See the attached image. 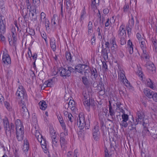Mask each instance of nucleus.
Returning <instances> with one entry per match:
<instances>
[{
    "instance_id": "obj_1",
    "label": "nucleus",
    "mask_w": 157,
    "mask_h": 157,
    "mask_svg": "<svg viewBox=\"0 0 157 157\" xmlns=\"http://www.w3.org/2000/svg\"><path fill=\"white\" fill-rule=\"evenodd\" d=\"M90 122L89 120L85 121L84 115L80 114L77 121V124L79 125V128L80 129H82L85 127L86 129H89L90 126Z\"/></svg>"
},
{
    "instance_id": "obj_2",
    "label": "nucleus",
    "mask_w": 157,
    "mask_h": 157,
    "mask_svg": "<svg viewBox=\"0 0 157 157\" xmlns=\"http://www.w3.org/2000/svg\"><path fill=\"white\" fill-rule=\"evenodd\" d=\"M75 73L78 72L82 75H86L90 72V67L86 64H78L75 66Z\"/></svg>"
},
{
    "instance_id": "obj_3",
    "label": "nucleus",
    "mask_w": 157,
    "mask_h": 157,
    "mask_svg": "<svg viewBox=\"0 0 157 157\" xmlns=\"http://www.w3.org/2000/svg\"><path fill=\"white\" fill-rule=\"evenodd\" d=\"M15 94L17 98L21 101L20 102L27 99V96L25 90L21 85L19 86Z\"/></svg>"
},
{
    "instance_id": "obj_4",
    "label": "nucleus",
    "mask_w": 157,
    "mask_h": 157,
    "mask_svg": "<svg viewBox=\"0 0 157 157\" xmlns=\"http://www.w3.org/2000/svg\"><path fill=\"white\" fill-rule=\"evenodd\" d=\"M82 98L84 105L85 107L88 108V111H89L90 106H93L94 105V100L92 98H90L89 95L85 92L82 93Z\"/></svg>"
},
{
    "instance_id": "obj_5",
    "label": "nucleus",
    "mask_w": 157,
    "mask_h": 157,
    "mask_svg": "<svg viewBox=\"0 0 157 157\" xmlns=\"http://www.w3.org/2000/svg\"><path fill=\"white\" fill-rule=\"evenodd\" d=\"M139 42L141 44L140 46L143 51V56L145 57V59H147L148 58V53L146 51L147 45V41L146 40L144 39L139 41Z\"/></svg>"
},
{
    "instance_id": "obj_6",
    "label": "nucleus",
    "mask_w": 157,
    "mask_h": 157,
    "mask_svg": "<svg viewBox=\"0 0 157 157\" xmlns=\"http://www.w3.org/2000/svg\"><path fill=\"white\" fill-rule=\"evenodd\" d=\"M3 65H8L11 64V58L10 55L7 53L4 52L2 54V59Z\"/></svg>"
},
{
    "instance_id": "obj_7",
    "label": "nucleus",
    "mask_w": 157,
    "mask_h": 157,
    "mask_svg": "<svg viewBox=\"0 0 157 157\" xmlns=\"http://www.w3.org/2000/svg\"><path fill=\"white\" fill-rule=\"evenodd\" d=\"M92 132L93 136L94 139L95 140H98L99 137L100 135L99 126L96 125L94 126L92 129Z\"/></svg>"
},
{
    "instance_id": "obj_8",
    "label": "nucleus",
    "mask_w": 157,
    "mask_h": 157,
    "mask_svg": "<svg viewBox=\"0 0 157 157\" xmlns=\"http://www.w3.org/2000/svg\"><path fill=\"white\" fill-rule=\"evenodd\" d=\"M122 120L120 123V126L123 128H126L128 125V123L127 121L128 120V116L126 114H123L122 115Z\"/></svg>"
},
{
    "instance_id": "obj_9",
    "label": "nucleus",
    "mask_w": 157,
    "mask_h": 157,
    "mask_svg": "<svg viewBox=\"0 0 157 157\" xmlns=\"http://www.w3.org/2000/svg\"><path fill=\"white\" fill-rule=\"evenodd\" d=\"M138 124H140L139 121H138L136 119L135 121L134 120L133 117H132V121H130L128 122V125L129 127H131V128L130 129V130H135L136 131V125Z\"/></svg>"
},
{
    "instance_id": "obj_10",
    "label": "nucleus",
    "mask_w": 157,
    "mask_h": 157,
    "mask_svg": "<svg viewBox=\"0 0 157 157\" xmlns=\"http://www.w3.org/2000/svg\"><path fill=\"white\" fill-rule=\"evenodd\" d=\"M137 117L136 119L139 121L140 124H141L142 121H143L145 116V114L144 111L141 110L138 111L136 112Z\"/></svg>"
},
{
    "instance_id": "obj_11",
    "label": "nucleus",
    "mask_w": 157,
    "mask_h": 157,
    "mask_svg": "<svg viewBox=\"0 0 157 157\" xmlns=\"http://www.w3.org/2000/svg\"><path fill=\"white\" fill-rule=\"evenodd\" d=\"M19 104L20 105L21 112L23 114V115H26L28 114H29L28 110L25 104L24 101L20 102Z\"/></svg>"
},
{
    "instance_id": "obj_12",
    "label": "nucleus",
    "mask_w": 157,
    "mask_h": 157,
    "mask_svg": "<svg viewBox=\"0 0 157 157\" xmlns=\"http://www.w3.org/2000/svg\"><path fill=\"white\" fill-rule=\"evenodd\" d=\"M67 69L61 67L58 69V72L59 73L60 75L61 76L65 78H66L67 76H69V75H67Z\"/></svg>"
},
{
    "instance_id": "obj_13",
    "label": "nucleus",
    "mask_w": 157,
    "mask_h": 157,
    "mask_svg": "<svg viewBox=\"0 0 157 157\" xmlns=\"http://www.w3.org/2000/svg\"><path fill=\"white\" fill-rule=\"evenodd\" d=\"M124 25H121L120 26L118 31V36L119 37H126V31L124 29Z\"/></svg>"
},
{
    "instance_id": "obj_14",
    "label": "nucleus",
    "mask_w": 157,
    "mask_h": 157,
    "mask_svg": "<svg viewBox=\"0 0 157 157\" xmlns=\"http://www.w3.org/2000/svg\"><path fill=\"white\" fill-rule=\"evenodd\" d=\"M109 115L111 117V118L113 120H114L115 119V114L113 107L112 105V102L111 101H109Z\"/></svg>"
},
{
    "instance_id": "obj_15",
    "label": "nucleus",
    "mask_w": 157,
    "mask_h": 157,
    "mask_svg": "<svg viewBox=\"0 0 157 157\" xmlns=\"http://www.w3.org/2000/svg\"><path fill=\"white\" fill-rule=\"evenodd\" d=\"M68 106L72 111L75 110V101L73 100H70L68 104H66L65 106Z\"/></svg>"
},
{
    "instance_id": "obj_16",
    "label": "nucleus",
    "mask_w": 157,
    "mask_h": 157,
    "mask_svg": "<svg viewBox=\"0 0 157 157\" xmlns=\"http://www.w3.org/2000/svg\"><path fill=\"white\" fill-rule=\"evenodd\" d=\"M59 139L60 145L62 149H64L67 144V142L66 140L65 137L60 136Z\"/></svg>"
},
{
    "instance_id": "obj_17",
    "label": "nucleus",
    "mask_w": 157,
    "mask_h": 157,
    "mask_svg": "<svg viewBox=\"0 0 157 157\" xmlns=\"http://www.w3.org/2000/svg\"><path fill=\"white\" fill-rule=\"evenodd\" d=\"M148 71L151 73H153L155 71V67L153 63L150 64L147 66Z\"/></svg>"
},
{
    "instance_id": "obj_18",
    "label": "nucleus",
    "mask_w": 157,
    "mask_h": 157,
    "mask_svg": "<svg viewBox=\"0 0 157 157\" xmlns=\"http://www.w3.org/2000/svg\"><path fill=\"white\" fill-rule=\"evenodd\" d=\"M144 92L146 96L148 98H152L153 92L150 89L147 88L144 89Z\"/></svg>"
},
{
    "instance_id": "obj_19",
    "label": "nucleus",
    "mask_w": 157,
    "mask_h": 157,
    "mask_svg": "<svg viewBox=\"0 0 157 157\" xmlns=\"http://www.w3.org/2000/svg\"><path fill=\"white\" fill-rule=\"evenodd\" d=\"M115 39L113 38L112 39V41L110 42V44H112V46L111 47V50L113 52L116 53V50L117 48V46L116 44L115 41Z\"/></svg>"
},
{
    "instance_id": "obj_20",
    "label": "nucleus",
    "mask_w": 157,
    "mask_h": 157,
    "mask_svg": "<svg viewBox=\"0 0 157 157\" xmlns=\"http://www.w3.org/2000/svg\"><path fill=\"white\" fill-rule=\"evenodd\" d=\"M58 19V17L57 15L56 14H54L51 20V24L54 27H56V22Z\"/></svg>"
},
{
    "instance_id": "obj_21",
    "label": "nucleus",
    "mask_w": 157,
    "mask_h": 157,
    "mask_svg": "<svg viewBox=\"0 0 157 157\" xmlns=\"http://www.w3.org/2000/svg\"><path fill=\"white\" fill-rule=\"evenodd\" d=\"M100 0H92L91 5L92 8L95 10L98 9Z\"/></svg>"
},
{
    "instance_id": "obj_22",
    "label": "nucleus",
    "mask_w": 157,
    "mask_h": 157,
    "mask_svg": "<svg viewBox=\"0 0 157 157\" xmlns=\"http://www.w3.org/2000/svg\"><path fill=\"white\" fill-rule=\"evenodd\" d=\"M128 51L130 54H132L133 52V44L130 40L128 41L127 43Z\"/></svg>"
},
{
    "instance_id": "obj_23",
    "label": "nucleus",
    "mask_w": 157,
    "mask_h": 157,
    "mask_svg": "<svg viewBox=\"0 0 157 157\" xmlns=\"http://www.w3.org/2000/svg\"><path fill=\"white\" fill-rule=\"evenodd\" d=\"M38 105L40 108L43 110H45L47 107L46 102L44 100L40 101Z\"/></svg>"
},
{
    "instance_id": "obj_24",
    "label": "nucleus",
    "mask_w": 157,
    "mask_h": 157,
    "mask_svg": "<svg viewBox=\"0 0 157 157\" xmlns=\"http://www.w3.org/2000/svg\"><path fill=\"white\" fill-rule=\"evenodd\" d=\"M73 53L71 54L70 52L66 51L65 53L66 58V59L69 62H72L73 61L72 60L73 57Z\"/></svg>"
},
{
    "instance_id": "obj_25",
    "label": "nucleus",
    "mask_w": 157,
    "mask_h": 157,
    "mask_svg": "<svg viewBox=\"0 0 157 157\" xmlns=\"http://www.w3.org/2000/svg\"><path fill=\"white\" fill-rule=\"evenodd\" d=\"M109 51V50H108L107 49L101 50L102 56L105 61L108 59V53Z\"/></svg>"
},
{
    "instance_id": "obj_26",
    "label": "nucleus",
    "mask_w": 157,
    "mask_h": 157,
    "mask_svg": "<svg viewBox=\"0 0 157 157\" xmlns=\"http://www.w3.org/2000/svg\"><path fill=\"white\" fill-rule=\"evenodd\" d=\"M42 139L41 140L40 143L42 148L44 151H47V142L45 138H42Z\"/></svg>"
},
{
    "instance_id": "obj_27",
    "label": "nucleus",
    "mask_w": 157,
    "mask_h": 157,
    "mask_svg": "<svg viewBox=\"0 0 157 157\" xmlns=\"http://www.w3.org/2000/svg\"><path fill=\"white\" fill-rule=\"evenodd\" d=\"M90 71H91V76L96 80L98 76L97 70L95 68H92V69H90Z\"/></svg>"
},
{
    "instance_id": "obj_28",
    "label": "nucleus",
    "mask_w": 157,
    "mask_h": 157,
    "mask_svg": "<svg viewBox=\"0 0 157 157\" xmlns=\"http://www.w3.org/2000/svg\"><path fill=\"white\" fill-rule=\"evenodd\" d=\"M51 47L53 51L55 52L56 49V41L54 38H51L50 40Z\"/></svg>"
},
{
    "instance_id": "obj_29",
    "label": "nucleus",
    "mask_w": 157,
    "mask_h": 157,
    "mask_svg": "<svg viewBox=\"0 0 157 157\" xmlns=\"http://www.w3.org/2000/svg\"><path fill=\"white\" fill-rule=\"evenodd\" d=\"M60 124L63 129L64 130V132L63 133H60V136H63V135H64L65 136H67L68 135L67 130L66 128V125L64 122H62V123H61Z\"/></svg>"
},
{
    "instance_id": "obj_30",
    "label": "nucleus",
    "mask_w": 157,
    "mask_h": 157,
    "mask_svg": "<svg viewBox=\"0 0 157 157\" xmlns=\"http://www.w3.org/2000/svg\"><path fill=\"white\" fill-rule=\"evenodd\" d=\"M148 121L147 119H145V121L143 120V121H142L141 124H142L144 128V130H146L147 132H149V131L147 127V125L148 124Z\"/></svg>"
},
{
    "instance_id": "obj_31",
    "label": "nucleus",
    "mask_w": 157,
    "mask_h": 157,
    "mask_svg": "<svg viewBox=\"0 0 157 157\" xmlns=\"http://www.w3.org/2000/svg\"><path fill=\"white\" fill-rule=\"evenodd\" d=\"M82 81L86 86H88L89 84V81L88 79L86 77V75H84L82 77Z\"/></svg>"
},
{
    "instance_id": "obj_32",
    "label": "nucleus",
    "mask_w": 157,
    "mask_h": 157,
    "mask_svg": "<svg viewBox=\"0 0 157 157\" xmlns=\"http://www.w3.org/2000/svg\"><path fill=\"white\" fill-rule=\"evenodd\" d=\"M53 83L52 80L50 79L46 81L44 83V85H46L47 87H51L53 85Z\"/></svg>"
},
{
    "instance_id": "obj_33",
    "label": "nucleus",
    "mask_w": 157,
    "mask_h": 157,
    "mask_svg": "<svg viewBox=\"0 0 157 157\" xmlns=\"http://www.w3.org/2000/svg\"><path fill=\"white\" fill-rule=\"evenodd\" d=\"M44 21L45 27L46 28V30L47 31H49L50 29L49 21L48 19H45Z\"/></svg>"
},
{
    "instance_id": "obj_34",
    "label": "nucleus",
    "mask_w": 157,
    "mask_h": 157,
    "mask_svg": "<svg viewBox=\"0 0 157 157\" xmlns=\"http://www.w3.org/2000/svg\"><path fill=\"white\" fill-rule=\"evenodd\" d=\"M146 85L150 87V88L153 89L155 88L153 86V84L150 79L147 80V82L146 83Z\"/></svg>"
},
{
    "instance_id": "obj_35",
    "label": "nucleus",
    "mask_w": 157,
    "mask_h": 157,
    "mask_svg": "<svg viewBox=\"0 0 157 157\" xmlns=\"http://www.w3.org/2000/svg\"><path fill=\"white\" fill-rule=\"evenodd\" d=\"M67 71L68 75H69V76L71 75V72H75V69L71 67H67Z\"/></svg>"
},
{
    "instance_id": "obj_36",
    "label": "nucleus",
    "mask_w": 157,
    "mask_h": 157,
    "mask_svg": "<svg viewBox=\"0 0 157 157\" xmlns=\"http://www.w3.org/2000/svg\"><path fill=\"white\" fill-rule=\"evenodd\" d=\"M150 134L154 139L157 138V131L155 129H152Z\"/></svg>"
},
{
    "instance_id": "obj_37",
    "label": "nucleus",
    "mask_w": 157,
    "mask_h": 157,
    "mask_svg": "<svg viewBox=\"0 0 157 157\" xmlns=\"http://www.w3.org/2000/svg\"><path fill=\"white\" fill-rule=\"evenodd\" d=\"M6 25L4 24L0 25V33L4 34L6 32Z\"/></svg>"
},
{
    "instance_id": "obj_38",
    "label": "nucleus",
    "mask_w": 157,
    "mask_h": 157,
    "mask_svg": "<svg viewBox=\"0 0 157 157\" xmlns=\"http://www.w3.org/2000/svg\"><path fill=\"white\" fill-rule=\"evenodd\" d=\"M56 136L55 135L52 136H51L52 140V144L56 146L57 143L58 141L57 139H56Z\"/></svg>"
},
{
    "instance_id": "obj_39",
    "label": "nucleus",
    "mask_w": 157,
    "mask_h": 157,
    "mask_svg": "<svg viewBox=\"0 0 157 157\" xmlns=\"http://www.w3.org/2000/svg\"><path fill=\"white\" fill-rule=\"evenodd\" d=\"M4 105L8 111H13V109L10 106L9 103L6 101L4 102Z\"/></svg>"
},
{
    "instance_id": "obj_40",
    "label": "nucleus",
    "mask_w": 157,
    "mask_h": 157,
    "mask_svg": "<svg viewBox=\"0 0 157 157\" xmlns=\"http://www.w3.org/2000/svg\"><path fill=\"white\" fill-rule=\"evenodd\" d=\"M121 104L120 102H117L116 103V110H117V109H119L120 110V111L121 112H124V110L122 109V108L120 107V106Z\"/></svg>"
},
{
    "instance_id": "obj_41",
    "label": "nucleus",
    "mask_w": 157,
    "mask_h": 157,
    "mask_svg": "<svg viewBox=\"0 0 157 157\" xmlns=\"http://www.w3.org/2000/svg\"><path fill=\"white\" fill-rule=\"evenodd\" d=\"M151 40L155 47V51L156 52H157V40L153 38H151Z\"/></svg>"
},
{
    "instance_id": "obj_42",
    "label": "nucleus",
    "mask_w": 157,
    "mask_h": 157,
    "mask_svg": "<svg viewBox=\"0 0 157 157\" xmlns=\"http://www.w3.org/2000/svg\"><path fill=\"white\" fill-rule=\"evenodd\" d=\"M24 136V134H20L19 135H16L18 141H22Z\"/></svg>"
},
{
    "instance_id": "obj_43",
    "label": "nucleus",
    "mask_w": 157,
    "mask_h": 157,
    "mask_svg": "<svg viewBox=\"0 0 157 157\" xmlns=\"http://www.w3.org/2000/svg\"><path fill=\"white\" fill-rule=\"evenodd\" d=\"M50 133L51 135V137L52 136H54V135H56V132L55 131L53 127H52L51 126L50 128Z\"/></svg>"
},
{
    "instance_id": "obj_44",
    "label": "nucleus",
    "mask_w": 157,
    "mask_h": 157,
    "mask_svg": "<svg viewBox=\"0 0 157 157\" xmlns=\"http://www.w3.org/2000/svg\"><path fill=\"white\" fill-rule=\"evenodd\" d=\"M67 117L68 120L70 121L71 124L73 122V120H74V117L71 113L68 114Z\"/></svg>"
},
{
    "instance_id": "obj_45",
    "label": "nucleus",
    "mask_w": 157,
    "mask_h": 157,
    "mask_svg": "<svg viewBox=\"0 0 157 157\" xmlns=\"http://www.w3.org/2000/svg\"><path fill=\"white\" fill-rule=\"evenodd\" d=\"M35 128L36 131V132H35V136L37 138V139L39 141V140H38L39 136H40L41 137V138H43V137L41 135H40L39 131L36 130V128L35 127Z\"/></svg>"
},
{
    "instance_id": "obj_46",
    "label": "nucleus",
    "mask_w": 157,
    "mask_h": 157,
    "mask_svg": "<svg viewBox=\"0 0 157 157\" xmlns=\"http://www.w3.org/2000/svg\"><path fill=\"white\" fill-rule=\"evenodd\" d=\"M95 33H94L92 35V37L91 39V43L92 45L95 44Z\"/></svg>"
},
{
    "instance_id": "obj_47",
    "label": "nucleus",
    "mask_w": 157,
    "mask_h": 157,
    "mask_svg": "<svg viewBox=\"0 0 157 157\" xmlns=\"http://www.w3.org/2000/svg\"><path fill=\"white\" fill-rule=\"evenodd\" d=\"M121 38L120 40V44L121 45L125 44L126 43V40L125 38V37H119Z\"/></svg>"
},
{
    "instance_id": "obj_48",
    "label": "nucleus",
    "mask_w": 157,
    "mask_h": 157,
    "mask_svg": "<svg viewBox=\"0 0 157 157\" xmlns=\"http://www.w3.org/2000/svg\"><path fill=\"white\" fill-rule=\"evenodd\" d=\"M17 40V38L16 37L13 38V42L12 43V44L13 45V47L15 48V49H16Z\"/></svg>"
},
{
    "instance_id": "obj_49",
    "label": "nucleus",
    "mask_w": 157,
    "mask_h": 157,
    "mask_svg": "<svg viewBox=\"0 0 157 157\" xmlns=\"http://www.w3.org/2000/svg\"><path fill=\"white\" fill-rule=\"evenodd\" d=\"M16 127H20L21 125H22V124L20 120L17 119L15 122Z\"/></svg>"
},
{
    "instance_id": "obj_50",
    "label": "nucleus",
    "mask_w": 157,
    "mask_h": 157,
    "mask_svg": "<svg viewBox=\"0 0 157 157\" xmlns=\"http://www.w3.org/2000/svg\"><path fill=\"white\" fill-rule=\"evenodd\" d=\"M4 126L10 125L8 119L6 118L5 117L4 119H3Z\"/></svg>"
},
{
    "instance_id": "obj_51",
    "label": "nucleus",
    "mask_w": 157,
    "mask_h": 157,
    "mask_svg": "<svg viewBox=\"0 0 157 157\" xmlns=\"http://www.w3.org/2000/svg\"><path fill=\"white\" fill-rule=\"evenodd\" d=\"M98 90H99L98 92V94L100 95L103 96L105 93V89H98Z\"/></svg>"
},
{
    "instance_id": "obj_52",
    "label": "nucleus",
    "mask_w": 157,
    "mask_h": 157,
    "mask_svg": "<svg viewBox=\"0 0 157 157\" xmlns=\"http://www.w3.org/2000/svg\"><path fill=\"white\" fill-rule=\"evenodd\" d=\"M28 12V10H21V13L24 19H25L26 16L27 15Z\"/></svg>"
},
{
    "instance_id": "obj_53",
    "label": "nucleus",
    "mask_w": 157,
    "mask_h": 157,
    "mask_svg": "<svg viewBox=\"0 0 157 157\" xmlns=\"http://www.w3.org/2000/svg\"><path fill=\"white\" fill-rule=\"evenodd\" d=\"M119 73L120 75V79L122 81L124 82V80L125 79L124 77H125V75L121 71H120Z\"/></svg>"
},
{
    "instance_id": "obj_54",
    "label": "nucleus",
    "mask_w": 157,
    "mask_h": 157,
    "mask_svg": "<svg viewBox=\"0 0 157 157\" xmlns=\"http://www.w3.org/2000/svg\"><path fill=\"white\" fill-rule=\"evenodd\" d=\"M0 8L2 10L5 9L4 0H0Z\"/></svg>"
},
{
    "instance_id": "obj_55",
    "label": "nucleus",
    "mask_w": 157,
    "mask_h": 157,
    "mask_svg": "<svg viewBox=\"0 0 157 157\" xmlns=\"http://www.w3.org/2000/svg\"><path fill=\"white\" fill-rule=\"evenodd\" d=\"M139 21L137 19H136V24L135 25V29L136 30H139Z\"/></svg>"
},
{
    "instance_id": "obj_56",
    "label": "nucleus",
    "mask_w": 157,
    "mask_h": 157,
    "mask_svg": "<svg viewBox=\"0 0 157 157\" xmlns=\"http://www.w3.org/2000/svg\"><path fill=\"white\" fill-rule=\"evenodd\" d=\"M9 129L8 130H7V132H6V133L7 136H10L11 135V132L12 131L10 129V125L9 126Z\"/></svg>"
},
{
    "instance_id": "obj_57",
    "label": "nucleus",
    "mask_w": 157,
    "mask_h": 157,
    "mask_svg": "<svg viewBox=\"0 0 157 157\" xmlns=\"http://www.w3.org/2000/svg\"><path fill=\"white\" fill-rule=\"evenodd\" d=\"M102 64L103 68L104 69L105 71H106L107 70H108V68L106 63L104 61H102Z\"/></svg>"
},
{
    "instance_id": "obj_58",
    "label": "nucleus",
    "mask_w": 157,
    "mask_h": 157,
    "mask_svg": "<svg viewBox=\"0 0 157 157\" xmlns=\"http://www.w3.org/2000/svg\"><path fill=\"white\" fill-rule=\"evenodd\" d=\"M136 36L139 41H140L141 40H142V39H144L143 38L141 37V35L139 33H137L136 34Z\"/></svg>"
},
{
    "instance_id": "obj_59",
    "label": "nucleus",
    "mask_w": 157,
    "mask_h": 157,
    "mask_svg": "<svg viewBox=\"0 0 157 157\" xmlns=\"http://www.w3.org/2000/svg\"><path fill=\"white\" fill-rule=\"evenodd\" d=\"M11 30H12L11 35H12V38L16 37V34L15 31V28H14V29H12Z\"/></svg>"
},
{
    "instance_id": "obj_60",
    "label": "nucleus",
    "mask_w": 157,
    "mask_h": 157,
    "mask_svg": "<svg viewBox=\"0 0 157 157\" xmlns=\"http://www.w3.org/2000/svg\"><path fill=\"white\" fill-rule=\"evenodd\" d=\"M12 74V72L11 71L8 70L6 71V76L7 78L11 77Z\"/></svg>"
},
{
    "instance_id": "obj_61",
    "label": "nucleus",
    "mask_w": 157,
    "mask_h": 157,
    "mask_svg": "<svg viewBox=\"0 0 157 157\" xmlns=\"http://www.w3.org/2000/svg\"><path fill=\"white\" fill-rule=\"evenodd\" d=\"M128 23H129L130 25H132V26H133L134 23V21L133 16L132 17L131 19L129 21Z\"/></svg>"
},
{
    "instance_id": "obj_62",
    "label": "nucleus",
    "mask_w": 157,
    "mask_h": 157,
    "mask_svg": "<svg viewBox=\"0 0 157 157\" xmlns=\"http://www.w3.org/2000/svg\"><path fill=\"white\" fill-rule=\"evenodd\" d=\"M29 149V146L24 145L23 150V151L26 153L27 152Z\"/></svg>"
},
{
    "instance_id": "obj_63",
    "label": "nucleus",
    "mask_w": 157,
    "mask_h": 157,
    "mask_svg": "<svg viewBox=\"0 0 157 157\" xmlns=\"http://www.w3.org/2000/svg\"><path fill=\"white\" fill-rule=\"evenodd\" d=\"M46 17V14L43 12L41 13L40 14V21H42V19H45Z\"/></svg>"
},
{
    "instance_id": "obj_64",
    "label": "nucleus",
    "mask_w": 157,
    "mask_h": 157,
    "mask_svg": "<svg viewBox=\"0 0 157 157\" xmlns=\"http://www.w3.org/2000/svg\"><path fill=\"white\" fill-rule=\"evenodd\" d=\"M152 98H153L155 101L157 102V93H153Z\"/></svg>"
}]
</instances>
